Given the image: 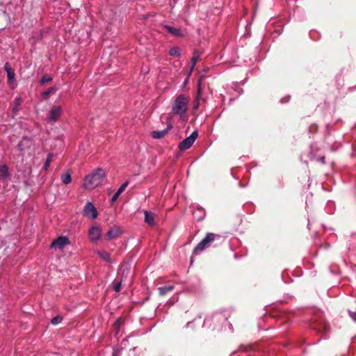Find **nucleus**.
Listing matches in <instances>:
<instances>
[{"label": "nucleus", "mask_w": 356, "mask_h": 356, "mask_svg": "<svg viewBox=\"0 0 356 356\" xmlns=\"http://www.w3.org/2000/svg\"><path fill=\"white\" fill-rule=\"evenodd\" d=\"M189 101V97L185 95L180 94L176 95L172 102L171 115L179 116L181 122H186L188 120L186 113Z\"/></svg>", "instance_id": "obj_1"}, {"label": "nucleus", "mask_w": 356, "mask_h": 356, "mask_svg": "<svg viewBox=\"0 0 356 356\" xmlns=\"http://www.w3.org/2000/svg\"><path fill=\"white\" fill-rule=\"evenodd\" d=\"M105 177L104 170L101 168H96L85 177L83 187L86 189H93L102 184Z\"/></svg>", "instance_id": "obj_2"}, {"label": "nucleus", "mask_w": 356, "mask_h": 356, "mask_svg": "<svg viewBox=\"0 0 356 356\" xmlns=\"http://www.w3.org/2000/svg\"><path fill=\"white\" fill-rule=\"evenodd\" d=\"M220 238L219 235L213 233H207L205 237L194 248L193 254H196L199 252L204 250L206 248L209 247L216 238Z\"/></svg>", "instance_id": "obj_3"}, {"label": "nucleus", "mask_w": 356, "mask_h": 356, "mask_svg": "<svg viewBox=\"0 0 356 356\" xmlns=\"http://www.w3.org/2000/svg\"><path fill=\"white\" fill-rule=\"evenodd\" d=\"M198 136V133L197 131H193L192 134L183 140L179 144V148L181 151H184L188 149H189L193 144L195 143V140L197 139Z\"/></svg>", "instance_id": "obj_4"}, {"label": "nucleus", "mask_w": 356, "mask_h": 356, "mask_svg": "<svg viewBox=\"0 0 356 356\" xmlns=\"http://www.w3.org/2000/svg\"><path fill=\"white\" fill-rule=\"evenodd\" d=\"M63 113V108L59 105H53L49 111L48 121L54 123L57 122Z\"/></svg>", "instance_id": "obj_5"}, {"label": "nucleus", "mask_w": 356, "mask_h": 356, "mask_svg": "<svg viewBox=\"0 0 356 356\" xmlns=\"http://www.w3.org/2000/svg\"><path fill=\"white\" fill-rule=\"evenodd\" d=\"M83 215L92 220L97 217V211L92 202H88L86 204L83 210Z\"/></svg>", "instance_id": "obj_6"}, {"label": "nucleus", "mask_w": 356, "mask_h": 356, "mask_svg": "<svg viewBox=\"0 0 356 356\" xmlns=\"http://www.w3.org/2000/svg\"><path fill=\"white\" fill-rule=\"evenodd\" d=\"M172 127V125L170 118H168L167 120L166 129L161 130V131H153L151 133V136L153 138L161 139V138H163L168 133L169 131L171 130Z\"/></svg>", "instance_id": "obj_7"}, {"label": "nucleus", "mask_w": 356, "mask_h": 356, "mask_svg": "<svg viewBox=\"0 0 356 356\" xmlns=\"http://www.w3.org/2000/svg\"><path fill=\"white\" fill-rule=\"evenodd\" d=\"M70 243V241L67 236H60L53 241L51 244V248H58L62 250L65 246Z\"/></svg>", "instance_id": "obj_8"}, {"label": "nucleus", "mask_w": 356, "mask_h": 356, "mask_svg": "<svg viewBox=\"0 0 356 356\" xmlns=\"http://www.w3.org/2000/svg\"><path fill=\"white\" fill-rule=\"evenodd\" d=\"M4 69L7 73V78L8 83L12 86L13 88L15 86V74L14 71L10 67V65L8 63H6L4 66Z\"/></svg>", "instance_id": "obj_9"}, {"label": "nucleus", "mask_w": 356, "mask_h": 356, "mask_svg": "<svg viewBox=\"0 0 356 356\" xmlns=\"http://www.w3.org/2000/svg\"><path fill=\"white\" fill-rule=\"evenodd\" d=\"M102 235L101 229L98 227H92L89 230V237L92 241H97Z\"/></svg>", "instance_id": "obj_10"}, {"label": "nucleus", "mask_w": 356, "mask_h": 356, "mask_svg": "<svg viewBox=\"0 0 356 356\" xmlns=\"http://www.w3.org/2000/svg\"><path fill=\"white\" fill-rule=\"evenodd\" d=\"M145 222L151 227H154L156 225L155 222V214L152 211H145Z\"/></svg>", "instance_id": "obj_11"}, {"label": "nucleus", "mask_w": 356, "mask_h": 356, "mask_svg": "<svg viewBox=\"0 0 356 356\" xmlns=\"http://www.w3.org/2000/svg\"><path fill=\"white\" fill-rule=\"evenodd\" d=\"M120 234V229L117 226H113L108 231L106 238L108 240H111L116 238Z\"/></svg>", "instance_id": "obj_12"}, {"label": "nucleus", "mask_w": 356, "mask_h": 356, "mask_svg": "<svg viewBox=\"0 0 356 356\" xmlns=\"http://www.w3.org/2000/svg\"><path fill=\"white\" fill-rule=\"evenodd\" d=\"M32 145V139L30 137L25 136L23 138L22 141L18 144V147L21 151L25 150Z\"/></svg>", "instance_id": "obj_13"}, {"label": "nucleus", "mask_w": 356, "mask_h": 356, "mask_svg": "<svg viewBox=\"0 0 356 356\" xmlns=\"http://www.w3.org/2000/svg\"><path fill=\"white\" fill-rule=\"evenodd\" d=\"M193 217L198 221L202 220L205 216L206 213L203 208L197 207L193 213Z\"/></svg>", "instance_id": "obj_14"}, {"label": "nucleus", "mask_w": 356, "mask_h": 356, "mask_svg": "<svg viewBox=\"0 0 356 356\" xmlns=\"http://www.w3.org/2000/svg\"><path fill=\"white\" fill-rule=\"evenodd\" d=\"M200 100H202V101H206L204 99H202L201 97V88H200V86L198 87V91H197V96L195 97V99L194 101V103H193V110L194 111H196L198 109L199 106H200Z\"/></svg>", "instance_id": "obj_15"}, {"label": "nucleus", "mask_w": 356, "mask_h": 356, "mask_svg": "<svg viewBox=\"0 0 356 356\" xmlns=\"http://www.w3.org/2000/svg\"><path fill=\"white\" fill-rule=\"evenodd\" d=\"M165 28L169 31L170 33L175 36L180 37L183 35V33L179 29L170 26H165Z\"/></svg>", "instance_id": "obj_16"}, {"label": "nucleus", "mask_w": 356, "mask_h": 356, "mask_svg": "<svg viewBox=\"0 0 356 356\" xmlns=\"http://www.w3.org/2000/svg\"><path fill=\"white\" fill-rule=\"evenodd\" d=\"M97 254L102 260H104L106 262H108V263H110L111 261L110 254L108 253L107 252L97 251Z\"/></svg>", "instance_id": "obj_17"}, {"label": "nucleus", "mask_w": 356, "mask_h": 356, "mask_svg": "<svg viewBox=\"0 0 356 356\" xmlns=\"http://www.w3.org/2000/svg\"><path fill=\"white\" fill-rule=\"evenodd\" d=\"M174 289L173 286H161L158 289L159 294L161 296H164L169 291H171Z\"/></svg>", "instance_id": "obj_18"}, {"label": "nucleus", "mask_w": 356, "mask_h": 356, "mask_svg": "<svg viewBox=\"0 0 356 356\" xmlns=\"http://www.w3.org/2000/svg\"><path fill=\"white\" fill-rule=\"evenodd\" d=\"M8 170L6 165L3 164L0 165V177L3 179L8 177Z\"/></svg>", "instance_id": "obj_19"}, {"label": "nucleus", "mask_w": 356, "mask_h": 356, "mask_svg": "<svg viewBox=\"0 0 356 356\" xmlns=\"http://www.w3.org/2000/svg\"><path fill=\"white\" fill-rule=\"evenodd\" d=\"M61 181L64 184H70L72 181L70 174L69 172H66L65 174L61 175Z\"/></svg>", "instance_id": "obj_20"}, {"label": "nucleus", "mask_w": 356, "mask_h": 356, "mask_svg": "<svg viewBox=\"0 0 356 356\" xmlns=\"http://www.w3.org/2000/svg\"><path fill=\"white\" fill-rule=\"evenodd\" d=\"M199 58H200L199 53L197 51H195L193 52V58L191 59L192 66L191 67V71H192L193 70V68H194L197 61L198 60Z\"/></svg>", "instance_id": "obj_21"}, {"label": "nucleus", "mask_w": 356, "mask_h": 356, "mask_svg": "<svg viewBox=\"0 0 356 356\" xmlns=\"http://www.w3.org/2000/svg\"><path fill=\"white\" fill-rule=\"evenodd\" d=\"M53 154L50 153L48 154L47 159H46V161H45V163H44V169L45 170H47L48 169V168L49 167L50 165V163L52 161V158H53Z\"/></svg>", "instance_id": "obj_22"}, {"label": "nucleus", "mask_w": 356, "mask_h": 356, "mask_svg": "<svg viewBox=\"0 0 356 356\" xmlns=\"http://www.w3.org/2000/svg\"><path fill=\"white\" fill-rule=\"evenodd\" d=\"M169 54L171 56H179V49L178 47H172L169 51Z\"/></svg>", "instance_id": "obj_23"}, {"label": "nucleus", "mask_w": 356, "mask_h": 356, "mask_svg": "<svg viewBox=\"0 0 356 356\" xmlns=\"http://www.w3.org/2000/svg\"><path fill=\"white\" fill-rule=\"evenodd\" d=\"M51 80H52V77L50 75L45 74L42 77V79L40 80V83L44 84L45 83L49 82Z\"/></svg>", "instance_id": "obj_24"}, {"label": "nucleus", "mask_w": 356, "mask_h": 356, "mask_svg": "<svg viewBox=\"0 0 356 356\" xmlns=\"http://www.w3.org/2000/svg\"><path fill=\"white\" fill-rule=\"evenodd\" d=\"M129 184V181H126L124 183H123L120 186V188L118 189L117 192L121 195L122 193H123L124 191V190L126 189V188L127 187Z\"/></svg>", "instance_id": "obj_25"}, {"label": "nucleus", "mask_w": 356, "mask_h": 356, "mask_svg": "<svg viewBox=\"0 0 356 356\" xmlns=\"http://www.w3.org/2000/svg\"><path fill=\"white\" fill-rule=\"evenodd\" d=\"M63 318L60 316H57L53 318L51 321V324L58 325L61 323Z\"/></svg>", "instance_id": "obj_26"}, {"label": "nucleus", "mask_w": 356, "mask_h": 356, "mask_svg": "<svg viewBox=\"0 0 356 356\" xmlns=\"http://www.w3.org/2000/svg\"><path fill=\"white\" fill-rule=\"evenodd\" d=\"M22 100L19 97L15 99V106L13 108L14 111L17 112L18 111V107L21 104Z\"/></svg>", "instance_id": "obj_27"}, {"label": "nucleus", "mask_w": 356, "mask_h": 356, "mask_svg": "<svg viewBox=\"0 0 356 356\" xmlns=\"http://www.w3.org/2000/svg\"><path fill=\"white\" fill-rule=\"evenodd\" d=\"M54 91V88H50L47 89V90L44 91L43 93H42V95L44 97H47L51 93H52Z\"/></svg>", "instance_id": "obj_28"}, {"label": "nucleus", "mask_w": 356, "mask_h": 356, "mask_svg": "<svg viewBox=\"0 0 356 356\" xmlns=\"http://www.w3.org/2000/svg\"><path fill=\"white\" fill-rule=\"evenodd\" d=\"M113 289L115 291L118 292L121 289V282L115 283L113 285Z\"/></svg>", "instance_id": "obj_29"}, {"label": "nucleus", "mask_w": 356, "mask_h": 356, "mask_svg": "<svg viewBox=\"0 0 356 356\" xmlns=\"http://www.w3.org/2000/svg\"><path fill=\"white\" fill-rule=\"evenodd\" d=\"M348 314H349V316L354 321L356 322V311L355 312H351V311H348Z\"/></svg>", "instance_id": "obj_30"}, {"label": "nucleus", "mask_w": 356, "mask_h": 356, "mask_svg": "<svg viewBox=\"0 0 356 356\" xmlns=\"http://www.w3.org/2000/svg\"><path fill=\"white\" fill-rule=\"evenodd\" d=\"M120 195L118 192H116L111 198V202L113 203L114 202H115Z\"/></svg>", "instance_id": "obj_31"}, {"label": "nucleus", "mask_w": 356, "mask_h": 356, "mask_svg": "<svg viewBox=\"0 0 356 356\" xmlns=\"http://www.w3.org/2000/svg\"><path fill=\"white\" fill-rule=\"evenodd\" d=\"M319 161H320V162H321L322 163H325V158H324V157H321V158H320Z\"/></svg>", "instance_id": "obj_32"}, {"label": "nucleus", "mask_w": 356, "mask_h": 356, "mask_svg": "<svg viewBox=\"0 0 356 356\" xmlns=\"http://www.w3.org/2000/svg\"><path fill=\"white\" fill-rule=\"evenodd\" d=\"M208 321H209V319H208V318H207V319H206V320L204 321V322L203 325H206L207 324Z\"/></svg>", "instance_id": "obj_33"}, {"label": "nucleus", "mask_w": 356, "mask_h": 356, "mask_svg": "<svg viewBox=\"0 0 356 356\" xmlns=\"http://www.w3.org/2000/svg\"><path fill=\"white\" fill-rule=\"evenodd\" d=\"M116 352H117V350H114V352H113V355H115V354H116Z\"/></svg>", "instance_id": "obj_34"}]
</instances>
